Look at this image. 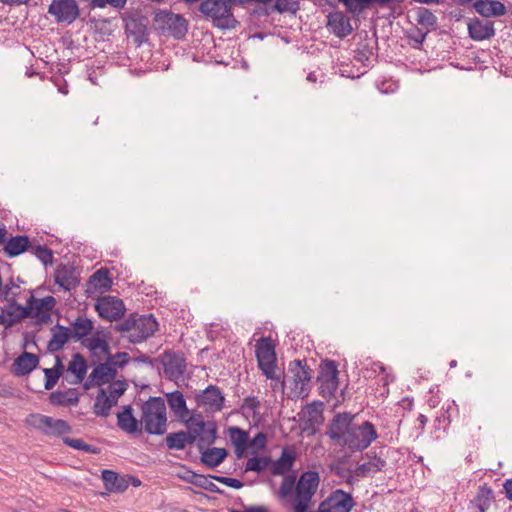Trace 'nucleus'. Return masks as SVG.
I'll return each instance as SVG.
<instances>
[{
    "instance_id": "64",
    "label": "nucleus",
    "mask_w": 512,
    "mask_h": 512,
    "mask_svg": "<svg viewBox=\"0 0 512 512\" xmlns=\"http://www.w3.org/2000/svg\"><path fill=\"white\" fill-rule=\"evenodd\" d=\"M127 0H109V5L114 8H123Z\"/></svg>"
},
{
    "instance_id": "43",
    "label": "nucleus",
    "mask_w": 512,
    "mask_h": 512,
    "mask_svg": "<svg viewBox=\"0 0 512 512\" xmlns=\"http://www.w3.org/2000/svg\"><path fill=\"white\" fill-rule=\"evenodd\" d=\"M128 384L125 380H113L109 383L106 391L107 395L111 398V400L118 402V399L125 393L127 390Z\"/></svg>"
},
{
    "instance_id": "39",
    "label": "nucleus",
    "mask_w": 512,
    "mask_h": 512,
    "mask_svg": "<svg viewBox=\"0 0 512 512\" xmlns=\"http://www.w3.org/2000/svg\"><path fill=\"white\" fill-rule=\"evenodd\" d=\"M186 481L211 493L222 492L221 489L216 484L209 480V477L204 475L192 472L191 475L186 478Z\"/></svg>"
},
{
    "instance_id": "23",
    "label": "nucleus",
    "mask_w": 512,
    "mask_h": 512,
    "mask_svg": "<svg viewBox=\"0 0 512 512\" xmlns=\"http://www.w3.org/2000/svg\"><path fill=\"white\" fill-rule=\"evenodd\" d=\"M117 425L122 431L128 434L141 432L140 421L134 417L130 405L124 406L123 410L117 414Z\"/></svg>"
},
{
    "instance_id": "13",
    "label": "nucleus",
    "mask_w": 512,
    "mask_h": 512,
    "mask_svg": "<svg viewBox=\"0 0 512 512\" xmlns=\"http://www.w3.org/2000/svg\"><path fill=\"white\" fill-rule=\"evenodd\" d=\"M48 13L53 15L58 23L70 24L79 16V7L75 0H53L48 7Z\"/></svg>"
},
{
    "instance_id": "32",
    "label": "nucleus",
    "mask_w": 512,
    "mask_h": 512,
    "mask_svg": "<svg viewBox=\"0 0 512 512\" xmlns=\"http://www.w3.org/2000/svg\"><path fill=\"white\" fill-rule=\"evenodd\" d=\"M30 240L26 235L11 237L4 246V251L9 257H16L25 251H29Z\"/></svg>"
},
{
    "instance_id": "8",
    "label": "nucleus",
    "mask_w": 512,
    "mask_h": 512,
    "mask_svg": "<svg viewBox=\"0 0 512 512\" xmlns=\"http://www.w3.org/2000/svg\"><path fill=\"white\" fill-rule=\"evenodd\" d=\"M157 29L164 36L182 39L188 31L187 20L180 14L170 11H160L155 15Z\"/></svg>"
},
{
    "instance_id": "28",
    "label": "nucleus",
    "mask_w": 512,
    "mask_h": 512,
    "mask_svg": "<svg viewBox=\"0 0 512 512\" xmlns=\"http://www.w3.org/2000/svg\"><path fill=\"white\" fill-rule=\"evenodd\" d=\"M200 461L208 468H215L219 466L227 457L228 452L225 448L207 447L200 450Z\"/></svg>"
},
{
    "instance_id": "4",
    "label": "nucleus",
    "mask_w": 512,
    "mask_h": 512,
    "mask_svg": "<svg viewBox=\"0 0 512 512\" xmlns=\"http://www.w3.org/2000/svg\"><path fill=\"white\" fill-rule=\"evenodd\" d=\"M140 425L150 435H163L167 431L165 401L161 397H150L141 407Z\"/></svg>"
},
{
    "instance_id": "3",
    "label": "nucleus",
    "mask_w": 512,
    "mask_h": 512,
    "mask_svg": "<svg viewBox=\"0 0 512 512\" xmlns=\"http://www.w3.org/2000/svg\"><path fill=\"white\" fill-rule=\"evenodd\" d=\"M311 372L306 360L290 361L280 382L283 393L290 399L308 396L311 387Z\"/></svg>"
},
{
    "instance_id": "53",
    "label": "nucleus",
    "mask_w": 512,
    "mask_h": 512,
    "mask_svg": "<svg viewBox=\"0 0 512 512\" xmlns=\"http://www.w3.org/2000/svg\"><path fill=\"white\" fill-rule=\"evenodd\" d=\"M251 445L257 448L258 450L265 449L267 445V436L263 432H258L253 439L251 440Z\"/></svg>"
},
{
    "instance_id": "24",
    "label": "nucleus",
    "mask_w": 512,
    "mask_h": 512,
    "mask_svg": "<svg viewBox=\"0 0 512 512\" xmlns=\"http://www.w3.org/2000/svg\"><path fill=\"white\" fill-rule=\"evenodd\" d=\"M102 480L105 488L110 492L122 493L129 487V480L112 470H103Z\"/></svg>"
},
{
    "instance_id": "47",
    "label": "nucleus",
    "mask_w": 512,
    "mask_h": 512,
    "mask_svg": "<svg viewBox=\"0 0 512 512\" xmlns=\"http://www.w3.org/2000/svg\"><path fill=\"white\" fill-rule=\"evenodd\" d=\"M63 442L67 446L74 448L76 450L84 451L87 453H97L98 452V448L85 443L82 439L65 437V438H63Z\"/></svg>"
},
{
    "instance_id": "30",
    "label": "nucleus",
    "mask_w": 512,
    "mask_h": 512,
    "mask_svg": "<svg viewBox=\"0 0 512 512\" xmlns=\"http://www.w3.org/2000/svg\"><path fill=\"white\" fill-rule=\"evenodd\" d=\"M49 401L54 406L70 407L79 402V394L76 389L66 391H54L49 396Z\"/></svg>"
},
{
    "instance_id": "14",
    "label": "nucleus",
    "mask_w": 512,
    "mask_h": 512,
    "mask_svg": "<svg viewBox=\"0 0 512 512\" xmlns=\"http://www.w3.org/2000/svg\"><path fill=\"white\" fill-rule=\"evenodd\" d=\"M116 376L117 370L112 366L111 361L106 359L105 362L94 367L83 387L88 390L94 386H102L113 381Z\"/></svg>"
},
{
    "instance_id": "45",
    "label": "nucleus",
    "mask_w": 512,
    "mask_h": 512,
    "mask_svg": "<svg viewBox=\"0 0 512 512\" xmlns=\"http://www.w3.org/2000/svg\"><path fill=\"white\" fill-rule=\"evenodd\" d=\"M182 420L185 421L187 429L189 431H193L196 434H199L198 431L207 426V421L204 420V417L201 413H193Z\"/></svg>"
},
{
    "instance_id": "10",
    "label": "nucleus",
    "mask_w": 512,
    "mask_h": 512,
    "mask_svg": "<svg viewBox=\"0 0 512 512\" xmlns=\"http://www.w3.org/2000/svg\"><path fill=\"white\" fill-rule=\"evenodd\" d=\"M25 423L47 436H61L71 431V426L67 421L43 414H29Z\"/></svg>"
},
{
    "instance_id": "57",
    "label": "nucleus",
    "mask_w": 512,
    "mask_h": 512,
    "mask_svg": "<svg viewBox=\"0 0 512 512\" xmlns=\"http://www.w3.org/2000/svg\"><path fill=\"white\" fill-rule=\"evenodd\" d=\"M243 482H241L240 480L236 479V478H230L228 479V484L227 486L228 487H231V488H234V489H240L243 487Z\"/></svg>"
},
{
    "instance_id": "55",
    "label": "nucleus",
    "mask_w": 512,
    "mask_h": 512,
    "mask_svg": "<svg viewBox=\"0 0 512 512\" xmlns=\"http://www.w3.org/2000/svg\"><path fill=\"white\" fill-rule=\"evenodd\" d=\"M230 512H269L268 509L265 506L258 505V506H246L244 510H236L232 509Z\"/></svg>"
},
{
    "instance_id": "40",
    "label": "nucleus",
    "mask_w": 512,
    "mask_h": 512,
    "mask_svg": "<svg viewBox=\"0 0 512 512\" xmlns=\"http://www.w3.org/2000/svg\"><path fill=\"white\" fill-rule=\"evenodd\" d=\"M272 463V460L270 457H259L255 456L252 458H249L245 465V471H253L257 473H261L265 471Z\"/></svg>"
},
{
    "instance_id": "44",
    "label": "nucleus",
    "mask_w": 512,
    "mask_h": 512,
    "mask_svg": "<svg viewBox=\"0 0 512 512\" xmlns=\"http://www.w3.org/2000/svg\"><path fill=\"white\" fill-rule=\"evenodd\" d=\"M186 432L169 433L166 436V445L169 449L183 450L186 447Z\"/></svg>"
},
{
    "instance_id": "29",
    "label": "nucleus",
    "mask_w": 512,
    "mask_h": 512,
    "mask_svg": "<svg viewBox=\"0 0 512 512\" xmlns=\"http://www.w3.org/2000/svg\"><path fill=\"white\" fill-rule=\"evenodd\" d=\"M166 400L169 408L178 418L185 419L190 414L186 400L180 391L167 393Z\"/></svg>"
},
{
    "instance_id": "19",
    "label": "nucleus",
    "mask_w": 512,
    "mask_h": 512,
    "mask_svg": "<svg viewBox=\"0 0 512 512\" xmlns=\"http://www.w3.org/2000/svg\"><path fill=\"white\" fill-rule=\"evenodd\" d=\"M469 36L475 41L488 40L494 37L495 29L491 21L471 19L468 23Z\"/></svg>"
},
{
    "instance_id": "46",
    "label": "nucleus",
    "mask_w": 512,
    "mask_h": 512,
    "mask_svg": "<svg viewBox=\"0 0 512 512\" xmlns=\"http://www.w3.org/2000/svg\"><path fill=\"white\" fill-rule=\"evenodd\" d=\"M86 347L92 352V354L96 355L100 352L103 355L109 354V345L108 343L100 338V337H91L86 340Z\"/></svg>"
},
{
    "instance_id": "7",
    "label": "nucleus",
    "mask_w": 512,
    "mask_h": 512,
    "mask_svg": "<svg viewBox=\"0 0 512 512\" xmlns=\"http://www.w3.org/2000/svg\"><path fill=\"white\" fill-rule=\"evenodd\" d=\"M338 376V364L333 360H322V397L332 407H337L344 399L343 392H338Z\"/></svg>"
},
{
    "instance_id": "27",
    "label": "nucleus",
    "mask_w": 512,
    "mask_h": 512,
    "mask_svg": "<svg viewBox=\"0 0 512 512\" xmlns=\"http://www.w3.org/2000/svg\"><path fill=\"white\" fill-rule=\"evenodd\" d=\"M52 338L49 340L47 344V349L49 352H58L63 348V346L67 343V341L72 338L71 337V329L66 326H62L60 324H56L52 329Z\"/></svg>"
},
{
    "instance_id": "1",
    "label": "nucleus",
    "mask_w": 512,
    "mask_h": 512,
    "mask_svg": "<svg viewBox=\"0 0 512 512\" xmlns=\"http://www.w3.org/2000/svg\"><path fill=\"white\" fill-rule=\"evenodd\" d=\"M354 417L347 412L337 414L329 426L328 434L332 439L341 441L352 451H363L377 438V431L369 421H365L361 425L354 424Z\"/></svg>"
},
{
    "instance_id": "22",
    "label": "nucleus",
    "mask_w": 512,
    "mask_h": 512,
    "mask_svg": "<svg viewBox=\"0 0 512 512\" xmlns=\"http://www.w3.org/2000/svg\"><path fill=\"white\" fill-rule=\"evenodd\" d=\"M473 7L483 17H498L506 13L505 5L496 0H474Z\"/></svg>"
},
{
    "instance_id": "38",
    "label": "nucleus",
    "mask_w": 512,
    "mask_h": 512,
    "mask_svg": "<svg viewBox=\"0 0 512 512\" xmlns=\"http://www.w3.org/2000/svg\"><path fill=\"white\" fill-rule=\"evenodd\" d=\"M342 3L347 10L352 13L359 15L366 9L371 3L376 2L380 5L387 4L389 2H401V0H338Z\"/></svg>"
},
{
    "instance_id": "21",
    "label": "nucleus",
    "mask_w": 512,
    "mask_h": 512,
    "mask_svg": "<svg viewBox=\"0 0 512 512\" xmlns=\"http://www.w3.org/2000/svg\"><path fill=\"white\" fill-rule=\"evenodd\" d=\"M39 364V357L30 352H23L12 364V372L15 376L30 374Z\"/></svg>"
},
{
    "instance_id": "6",
    "label": "nucleus",
    "mask_w": 512,
    "mask_h": 512,
    "mask_svg": "<svg viewBox=\"0 0 512 512\" xmlns=\"http://www.w3.org/2000/svg\"><path fill=\"white\" fill-rule=\"evenodd\" d=\"M233 0H204L199 11L219 29H234L239 22L232 12Z\"/></svg>"
},
{
    "instance_id": "9",
    "label": "nucleus",
    "mask_w": 512,
    "mask_h": 512,
    "mask_svg": "<svg viewBox=\"0 0 512 512\" xmlns=\"http://www.w3.org/2000/svg\"><path fill=\"white\" fill-rule=\"evenodd\" d=\"M258 367L269 379H276V352L271 337L260 338L255 345Z\"/></svg>"
},
{
    "instance_id": "16",
    "label": "nucleus",
    "mask_w": 512,
    "mask_h": 512,
    "mask_svg": "<svg viewBox=\"0 0 512 512\" xmlns=\"http://www.w3.org/2000/svg\"><path fill=\"white\" fill-rule=\"evenodd\" d=\"M353 500L350 494L336 490L325 501H322V512H350Z\"/></svg>"
},
{
    "instance_id": "35",
    "label": "nucleus",
    "mask_w": 512,
    "mask_h": 512,
    "mask_svg": "<svg viewBox=\"0 0 512 512\" xmlns=\"http://www.w3.org/2000/svg\"><path fill=\"white\" fill-rule=\"evenodd\" d=\"M70 329L72 339L79 341L91 333L93 330V323L90 319L80 316L71 323Z\"/></svg>"
},
{
    "instance_id": "61",
    "label": "nucleus",
    "mask_w": 512,
    "mask_h": 512,
    "mask_svg": "<svg viewBox=\"0 0 512 512\" xmlns=\"http://www.w3.org/2000/svg\"><path fill=\"white\" fill-rule=\"evenodd\" d=\"M272 13H274V11H272V7L271 8H262L261 7L254 11V14H256L258 16H269Z\"/></svg>"
},
{
    "instance_id": "2",
    "label": "nucleus",
    "mask_w": 512,
    "mask_h": 512,
    "mask_svg": "<svg viewBox=\"0 0 512 512\" xmlns=\"http://www.w3.org/2000/svg\"><path fill=\"white\" fill-rule=\"evenodd\" d=\"M318 483L319 474L317 471H307L302 473L297 483L296 474L293 472L284 477L278 494L281 498H288L292 495L295 487L296 503L294 505V511L306 512L308 505L316 492Z\"/></svg>"
},
{
    "instance_id": "18",
    "label": "nucleus",
    "mask_w": 512,
    "mask_h": 512,
    "mask_svg": "<svg viewBox=\"0 0 512 512\" xmlns=\"http://www.w3.org/2000/svg\"><path fill=\"white\" fill-rule=\"evenodd\" d=\"M327 28L339 38L348 36L353 30L350 19L342 12H333L327 16Z\"/></svg>"
},
{
    "instance_id": "17",
    "label": "nucleus",
    "mask_w": 512,
    "mask_h": 512,
    "mask_svg": "<svg viewBox=\"0 0 512 512\" xmlns=\"http://www.w3.org/2000/svg\"><path fill=\"white\" fill-rule=\"evenodd\" d=\"M56 304V300L52 296H46L36 299L30 296L26 306H31V314L29 317L37 318L40 322L46 323L51 318V311Z\"/></svg>"
},
{
    "instance_id": "31",
    "label": "nucleus",
    "mask_w": 512,
    "mask_h": 512,
    "mask_svg": "<svg viewBox=\"0 0 512 512\" xmlns=\"http://www.w3.org/2000/svg\"><path fill=\"white\" fill-rule=\"evenodd\" d=\"M228 434L231 443L235 447L237 458H242L245 450L248 448V433L237 426H233L228 429Z\"/></svg>"
},
{
    "instance_id": "54",
    "label": "nucleus",
    "mask_w": 512,
    "mask_h": 512,
    "mask_svg": "<svg viewBox=\"0 0 512 512\" xmlns=\"http://www.w3.org/2000/svg\"><path fill=\"white\" fill-rule=\"evenodd\" d=\"M53 82L57 86L59 93L63 95H67L69 93L67 82L64 79L61 77H55L53 78Z\"/></svg>"
},
{
    "instance_id": "62",
    "label": "nucleus",
    "mask_w": 512,
    "mask_h": 512,
    "mask_svg": "<svg viewBox=\"0 0 512 512\" xmlns=\"http://www.w3.org/2000/svg\"><path fill=\"white\" fill-rule=\"evenodd\" d=\"M504 490L506 497L510 500H512V480H507L504 484Z\"/></svg>"
},
{
    "instance_id": "58",
    "label": "nucleus",
    "mask_w": 512,
    "mask_h": 512,
    "mask_svg": "<svg viewBox=\"0 0 512 512\" xmlns=\"http://www.w3.org/2000/svg\"><path fill=\"white\" fill-rule=\"evenodd\" d=\"M108 2L109 0H91L90 6L91 8H104L109 4Z\"/></svg>"
},
{
    "instance_id": "12",
    "label": "nucleus",
    "mask_w": 512,
    "mask_h": 512,
    "mask_svg": "<svg viewBox=\"0 0 512 512\" xmlns=\"http://www.w3.org/2000/svg\"><path fill=\"white\" fill-rule=\"evenodd\" d=\"M197 406L206 411L219 412L224 408L225 396L217 385H209L195 395Z\"/></svg>"
},
{
    "instance_id": "49",
    "label": "nucleus",
    "mask_w": 512,
    "mask_h": 512,
    "mask_svg": "<svg viewBox=\"0 0 512 512\" xmlns=\"http://www.w3.org/2000/svg\"><path fill=\"white\" fill-rule=\"evenodd\" d=\"M298 10L299 3L292 0H276L274 6L272 7V11L279 13L290 12L295 14Z\"/></svg>"
},
{
    "instance_id": "56",
    "label": "nucleus",
    "mask_w": 512,
    "mask_h": 512,
    "mask_svg": "<svg viewBox=\"0 0 512 512\" xmlns=\"http://www.w3.org/2000/svg\"><path fill=\"white\" fill-rule=\"evenodd\" d=\"M31 0H0V2L4 5L9 6H19L23 4L29 3Z\"/></svg>"
},
{
    "instance_id": "42",
    "label": "nucleus",
    "mask_w": 512,
    "mask_h": 512,
    "mask_svg": "<svg viewBox=\"0 0 512 512\" xmlns=\"http://www.w3.org/2000/svg\"><path fill=\"white\" fill-rule=\"evenodd\" d=\"M416 21L426 28H434L437 24V17L428 9L420 7L416 11Z\"/></svg>"
},
{
    "instance_id": "48",
    "label": "nucleus",
    "mask_w": 512,
    "mask_h": 512,
    "mask_svg": "<svg viewBox=\"0 0 512 512\" xmlns=\"http://www.w3.org/2000/svg\"><path fill=\"white\" fill-rule=\"evenodd\" d=\"M90 282H94L101 288H109L112 283L109 277V271L106 268H101L94 272L90 277Z\"/></svg>"
},
{
    "instance_id": "59",
    "label": "nucleus",
    "mask_w": 512,
    "mask_h": 512,
    "mask_svg": "<svg viewBox=\"0 0 512 512\" xmlns=\"http://www.w3.org/2000/svg\"><path fill=\"white\" fill-rule=\"evenodd\" d=\"M125 477L126 480H129V486L139 487L141 485V480L138 477L133 475H126Z\"/></svg>"
},
{
    "instance_id": "50",
    "label": "nucleus",
    "mask_w": 512,
    "mask_h": 512,
    "mask_svg": "<svg viewBox=\"0 0 512 512\" xmlns=\"http://www.w3.org/2000/svg\"><path fill=\"white\" fill-rule=\"evenodd\" d=\"M107 356V360L111 361L112 366L117 370L118 368H123L130 360V356L126 352H117L115 355Z\"/></svg>"
},
{
    "instance_id": "63",
    "label": "nucleus",
    "mask_w": 512,
    "mask_h": 512,
    "mask_svg": "<svg viewBox=\"0 0 512 512\" xmlns=\"http://www.w3.org/2000/svg\"><path fill=\"white\" fill-rule=\"evenodd\" d=\"M52 370H57L60 372V375H62L63 371H64V366L62 364V361L60 359L59 356H56V362H55V365L53 368H51Z\"/></svg>"
},
{
    "instance_id": "5",
    "label": "nucleus",
    "mask_w": 512,
    "mask_h": 512,
    "mask_svg": "<svg viewBox=\"0 0 512 512\" xmlns=\"http://www.w3.org/2000/svg\"><path fill=\"white\" fill-rule=\"evenodd\" d=\"M158 329V322L152 315L131 314L122 321L117 330L125 333L131 343H141L153 336Z\"/></svg>"
},
{
    "instance_id": "34",
    "label": "nucleus",
    "mask_w": 512,
    "mask_h": 512,
    "mask_svg": "<svg viewBox=\"0 0 512 512\" xmlns=\"http://www.w3.org/2000/svg\"><path fill=\"white\" fill-rule=\"evenodd\" d=\"M385 464V460L374 456L372 458H369L367 461L358 464L355 468L354 473L357 477H366L378 471H381L384 468Z\"/></svg>"
},
{
    "instance_id": "51",
    "label": "nucleus",
    "mask_w": 512,
    "mask_h": 512,
    "mask_svg": "<svg viewBox=\"0 0 512 512\" xmlns=\"http://www.w3.org/2000/svg\"><path fill=\"white\" fill-rule=\"evenodd\" d=\"M43 372L45 374L44 388L46 390H51L61 377L60 372L49 368H45Z\"/></svg>"
},
{
    "instance_id": "60",
    "label": "nucleus",
    "mask_w": 512,
    "mask_h": 512,
    "mask_svg": "<svg viewBox=\"0 0 512 512\" xmlns=\"http://www.w3.org/2000/svg\"><path fill=\"white\" fill-rule=\"evenodd\" d=\"M186 445L187 444H193L194 442L198 441V435L194 433L193 431L186 432Z\"/></svg>"
},
{
    "instance_id": "26",
    "label": "nucleus",
    "mask_w": 512,
    "mask_h": 512,
    "mask_svg": "<svg viewBox=\"0 0 512 512\" xmlns=\"http://www.w3.org/2000/svg\"><path fill=\"white\" fill-rule=\"evenodd\" d=\"M296 460L295 454L287 449H283L280 457L272 461L270 465V473L273 476H283L290 472Z\"/></svg>"
},
{
    "instance_id": "36",
    "label": "nucleus",
    "mask_w": 512,
    "mask_h": 512,
    "mask_svg": "<svg viewBox=\"0 0 512 512\" xmlns=\"http://www.w3.org/2000/svg\"><path fill=\"white\" fill-rule=\"evenodd\" d=\"M68 371L76 377V380L73 382L74 384L81 383L87 373V363L85 358L79 353L74 354L68 364Z\"/></svg>"
},
{
    "instance_id": "15",
    "label": "nucleus",
    "mask_w": 512,
    "mask_h": 512,
    "mask_svg": "<svg viewBox=\"0 0 512 512\" xmlns=\"http://www.w3.org/2000/svg\"><path fill=\"white\" fill-rule=\"evenodd\" d=\"M95 309L101 318L110 322L119 320L125 312L123 301L112 296L101 298L97 302Z\"/></svg>"
},
{
    "instance_id": "20",
    "label": "nucleus",
    "mask_w": 512,
    "mask_h": 512,
    "mask_svg": "<svg viewBox=\"0 0 512 512\" xmlns=\"http://www.w3.org/2000/svg\"><path fill=\"white\" fill-rule=\"evenodd\" d=\"M54 281L60 288L65 291L74 289L79 281L76 277V271L69 265H59L54 273Z\"/></svg>"
},
{
    "instance_id": "25",
    "label": "nucleus",
    "mask_w": 512,
    "mask_h": 512,
    "mask_svg": "<svg viewBox=\"0 0 512 512\" xmlns=\"http://www.w3.org/2000/svg\"><path fill=\"white\" fill-rule=\"evenodd\" d=\"M3 313L7 316V328L27 318L31 314V306H22L15 300H11L3 309Z\"/></svg>"
},
{
    "instance_id": "11",
    "label": "nucleus",
    "mask_w": 512,
    "mask_h": 512,
    "mask_svg": "<svg viewBox=\"0 0 512 512\" xmlns=\"http://www.w3.org/2000/svg\"><path fill=\"white\" fill-rule=\"evenodd\" d=\"M159 361L163 367V374L168 380L173 381L176 384L183 380L187 368V362L182 352H176L173 350L164 351L159 356Z\"/></svg>"
},
{
    "instance_id": "52",
    "label": "nucleus",
    "mask_w": 512,
    "mask_h": 512,
    "mask_svg": "<svg viewBox=\"0 0 512 512\" xmlns=\"http://www.w3.org/2000/svg\"><path fill=\"white\" fill-rule=\"evenodd\" d=\"M260 407V401L256 397H246L241 409L244 413L255 415Z\"/></svg>"
},
{
    "instance_id": "41",
    "label": "nucleus",
    "mask_w": 512,
    "mask_h": 512,
    "mask_svg": "<svg viewBox=\"0 0 512 512\" xmlns=\"http://www.w3.org/2000/svg\"><path fill=\"white\" fill-rule=\"evenodd\" d=\"M29 252L37 257L45 266L52 264L53 262V252L46 245H30Z\"/></svg>"
},
{
    "instance_id": "37",
    "label": "nucleus",
    "mask_w": 512,
    "mask_h": 512,
    "mask_svg": "<svg viewBox=\"0 0 512 512\" xmlns=\"http://www.w3.org/2000/svg\"><path fill=\"white\" fill-rule=\"evenodd\" d=\"M198 448L212 445L217 439V424L215 421H207V426L198 431Z\"/></svg>"
},
{
    "instance_id": "33",
    "label": "nucleus",
    "mask_w": 512,
    "mask_h": 512,
    "mask_svg": "<svg viewBox=\"0 0 512 512\" xmlns=\"http://www.w3.org/2000/svg\"><path fill=\"white\" fill-rule=\"evenodd\" d=\"M117 403L107 395V391L104 388H100L95 403L93 405V412L96 416L107 417L110 410Z\"/></svg>"
}]
</instances>
